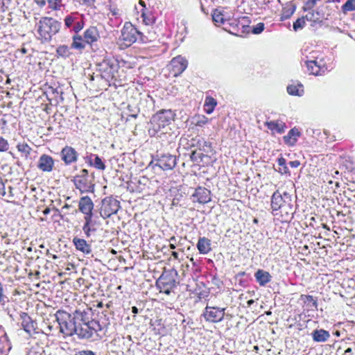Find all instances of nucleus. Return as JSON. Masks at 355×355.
Here are the masks:
<instances>
[{"mask_svg": "<svg viewBox=\"0 0 355 355\" xmlns=\"http://www.w3.org/2000/svg\"><path fill=\"white\" fill-rule=\"evenodd\" d=\"M272 215L281 223H288L295 213L294 201L291 194L286 191H275L271 196Z\"/></svg>", "mask_w": 355, "mask_h": 355, "instance_id": "1", "label": "nucleus"}, {"mask_svg": "<svg viewBox=\"0 0 355 355\" xmlns=\"http://www.w3.org/2000/svg\"><path fill=\"white\" fill-rule=\"evenodd\" d=\"M90 309L85 304L73 312L77 322L76 336L79 338H90L102 330L100 322L89 317Z\"/></svg>", "mask_w": 355, "mask_h": 355, "instance_id": "2", "label": "nucleus"}, {"mask_svg": "<svg viewBox=\"0 0 355 355\" xmlns=\"http://www.w3.org/2000/svg\"><path fill=\"white\" fill-rule=\"evenodd\" d=\"M78 209L84 215L85 224L83 227L84 235L81 239L75 236L73 239V244H87L94 241L91 239L92 234H95V230H91L90 225L92 223L94 203L88 196H82L79 199Z\"/></svg>", "mask_w": 355, "mask_h": 355, "instance_id": "3", "label": "nucleus"}, {"mask_svg": "<svg viewBox=\"0 0 355 355\" xmlns=\"http://www.w3.org/2000/svg\"><path fill=\"white\" fill-rule=\"evenodd\" d=\"M38 40L41 42H50L54 35L58 33L61 23L52 17L43 16L36 24Z\"/></svg>", "mask_w": 355, "mask_h": 355, "instance_id": "4", "label": "nucleus"}, {"mask_svg": "<svg viewBox=\"0 0 355 355\" xmlns=\"http://www.w3.org/2000/svg\"><path fill=\"white\" fill-rule=\"evenodd\" d=\"M102 78L114 85H123L127 80L123 69H120L119 65L110 60H103L99 65Z\"/></svg>", "mask_w": 355, "mask_h": 355, "instance_id": "5", "label": "nucleus"}, {"mask_svg": "<svg viewBox=\"0 0 355 355\" xmlns=\"http://www.w3.org/2000/svg\"><path fill=\"white\" fill-rule=\"evenodd\" d=\"M175 119V112L171 110H162L157 112L150 119V134L164 133L166 128Z\"/></svg>", "mask_w": 355, "mask_h": 355, "instance_id": "6", "label": "nucleus"}, {"mask_svg": "<svg viewBox=\"0 0 355 355\" xmlns=\"http://www.w3.org/2000/svg\"><path fill=\"white\" fill-rule=\"evenodd\" d=\"M55 320L59 324L60 332L64 338L77 335V320L64 310H58L55 313Z\"/></svg>", "mask_w": 355, "mask_h": 355, "instance_id": "7", "label": "nucleus"}, {"mask_svg": "<svg viewBox=\"0 0 355 355\" xmlns=\"http://www.w3.org/2000/svg\"><path fill=\"white\" fill-rule=\"evenodd\" d=\"M177 277L178 272L175 269H164L156 281V286L159 292L167 295L173 293L178 284Z\"/></svg>", "mask_w": 355, "mask_h": 355, "instance_id": "8", "label": "nucleus"}, {"mask_svg": "<svg viewBox=\"0 0 355 355\" xmlns=\"http://www.w3.org/2000/svg\"><path fill=\"white\" fill-rule=\"evenodd\" d=\"M119 40L123 41V45L127 48L137 41L144 42L147 38L131 22H125Z\"/></svg>", "mask_w": 355, "mask_h": 355, "instance_id": "9", "label": "nucleus"}, {"mask_svg": "<svg viewBox=\"0 0 355 355\" xmlns=\"http://www.w3.org/2000/svg\"><path fill=\"white\" fill-rule=\"evenodd\" d=\"M94 181V177L89 175V171L86 168L81 169L73 180L76 189L80 193H94L95 189Z\"/></svg>", "mask_w": 355, "mask_h": 355, "instance_id": "10", "label": "nucleus"}, {"mask_svg": "<svg viewBox=\"0 0 355 355\" xmlns=\"http://www.w3.org/2000/svg\"><path fill=\"white\" fill-rule=\"evenodd\" d=\"M120 202L112 196H107L101 201L100 214L103 218H107L116 214Z\"/></svg>", "mask_w": 355, "mask_h": 355, "instance_id": "11", "label": "nucleus"}, {"mask_svg": "<svg viewBox=\"0 0 355 355\" xmlns=\"http://www.w3.org/2000/svg\"><path fill=\"white\" fill-rule=\"evenodd\" d=\"M306 65L309 73L315 76H323L329 70V65L323 57H317L315 60L306 61Z\"/></svg>", "mask_w": 355, "mask_h": 355, "instance_id": "12", "label": "nucleus"}, {"mask_svg": "<svg viewBox=\"0 0 355 355\" xmlns=\"http://www.w3.org/2000/svg\"><path fill=\"white\" fill-rule=\"evenodd\" d=\"M248 22L246 18L243 17L241 19H228L225 25H229V33L236 36H243L245 33H248L250 26L245 24Z\"/></svg>", "mask_w": 355, "mask_h": 355, "instance_id": "13", "label": "nucleus"}, {"mask_svg": "<svg viewBox=\"0 0 355 355\" xmlns=\"http://www.w3.org/2000/svg\"><path fill=\"white\" fill-rule=\"evenodd\" d=\"M225 309L207 306L202 313V317L209 322L217 323L224 319Z\"/></svg>", "mask_w": 355, "mask_h": 355, "instance_id": "14", "label": "nucleus"}, {"mask_svg": "<svg viewBox=\"0 0 355 355\" xmlns=\"http://www.w3.org/2000/svg\"><path fill=\"white\" fill-rule=\"evenodd\" d=\"M188 66V61L182 55H177L171 60L169 64V72L171 75L177 77L182 74Z\"/></svg>", "mask_w": 355, "mask_h": 355, "instance_id": "15", "label": "nucleus"}, {"mask_svg": "<svg viewBox=\"0 0 355 355\" xmlns=\"http://www.w3.org/2000/svg\"><path fill=\"white\" fill-rule=\"evenodd\" d=\"M273 0H243L241 6L246 13H258V9L265 8V6Z\"/></svg>", "mask_w": 355, "mask_h": 355, "instance_id": "16", "label": "nucleus"}, {"mask_svg": "<svg viewBox=\"0 0 355 355\" xmlns=\"http://www.w3.org/2000/svg\"><path fill=\"white\" fill-rule=\"evenodd\" d=\"M191 196L193 202L204 205L211 201V191L205 187H200V186L196 189Z\"/></svg>", "mask_w": 355, "mask_h": 355, "instance_id": "17", "label": "nucleus"}, {"mask_svg": "<svg viewBox=\"0 0 355 355\" xmlns=\"http://www.w3.org/2000/svg\"><path fill=\"white\" fill-rule=\"evenodd\" d=\"M60 155L65 165L77 162L78 153L73 147L66 145L60 152Z\"/></svg>", "mask_w": 355, "mask_h": 355, "instance_id": "18", "label": "nucleus"}, {"mask_svg": "<svg viewBox=\"0 0 355 355\" xmlns=\"http://www.w3.org/2000/svg\"><path fill=\"white\" fill-rule=\"evenodd\" d=\"M19 318L23 329L28 334L35 333L37 329V322L31 319V316L26 312H21Z\"/></svg>", "mask_w": 355, "mask_h": 355, "instance_id": "19", "label": "nucleus"}, {"mask_svg": "<svg viewBox=\"0 0 355 355\" xmlns=\"http://www.w3.org/2000/svg\"><path fill=\"white\" fill-rule=\"evenodd\" d=\"M37 166L42 172H51L54 167V159L49 155L42 154L39 157Z\"/></svg>", "mask_w": 355, "mask_h": 355, "instance_id": "20", "label": "nucleus"}, {"mask_svg": "<svg viewBox=\"0 0 355 355\" xmlns=\"http://www.w3.org/2000/svg\"><path fill=\"white\" fill-rule=\"evenodd\" d=\"M83 37L87 45L92 46L93 44L97 42L101 38L98 28L95 26H89L84 32Z\"/></svg>", "mask_w": 355, "mask_h": 355, "instance_id": "21", "label": "nucleus"}, {"mask_svg": "<svg viewBox=\"0 0 355 355\" xmlns=\"http://www.w3.org/2000/svg\"><path fill=\"white\" fill-rule=\"evenodd\" d=\"M157 165L163 170H171L176 165L175 156L170 154L162 155L157 159Z\"/></svg>", "mask_w": 355, "mask_h": 355, "instance_id": "22", "label": "nucleus"}, {"mask_svg": "<svg viewBox=\"0 0 355 355\" xmlns=\"http://www.w3.org/2000/svg\"><path fill=\"white\" fill-rule=\"evenodd\" d=\"M307 21L311 26L322 25L326 20L322 14L318 10H311L305 15Z\"/></svg>", "mask_w": 355, "mask_h": 355, "instance_id": "23", "label": "nucleus"}, {"mask_svg": "<svg viewBox=\"0 0 355 355\" xmlns=\"http://www.w3.org/2000/svg\"><path fill=\"white\" fill-rule=\"evenodd\" d=\"M265 125L272 132V134H282L286 130V124L279 120L267 121Z\"/></svg>", "mask_w": 355, "mask_h": 355, "instance_id": "24", "label": "nucleus"}, {"mask_svg": "<svg viewBox=\"0 0 355 355\" xmlns=\"http://www.w3.org/2000/svg\"><path fill=\"white\" fill-rule=\"evenodd\" d=\"M300 300L302 302V307L304 310L312 311L318 309V302L313 296L310 295H301Z\"/></svg>", "mask_w": 355, "mask_h": 355, "instance_id": "25", "label": "nucleus"}, {"mask_svg": "<svg viewBox=\"0 0 355 355\" xmlns=\"http://www.w3.org/2000/svg\"><path fill=\"white\" fill-rule=\"evenodd\" d=\"M301 133L298 128H293L291 129L288 132L284 137V142L288 146H294L297 141V138L300 137Z\"/></svg>", "mask_w": 355, "mask_h": 355, "instance_id": "26", "label": "nucleus"}, {"mask_svg": "<svg viewBox=\"0 0 355 355\" xmlns=\"http://www.w3.org/2000/svg\"><path fill=\"white\" fill-rule=\"evenodd\" d=\"M141 17L143 23L146 26H151L156 21L155 13L148 8H142L141 10Z\"/></svg>", "mask_w": 355, "mask_h": 355, "instance_id": "27", "label": "nucleus"}, {"mask_svg": "<svg viewBox=\"0 0 355 355\" xmlns=\"http://www.w3.org/2000/svg\"><path fill=\"white\" fill-rule=\"evenodd\" d=\"M295 10L296 7L292 2H288L284 4V6L283 7L280 14V21H283L286 20V19H290L295 12Z\"/></svg>", "mask_w": 355, "mask_h": 355, "instance_id": "28", "label": "nucleus"}, {"mask_svg": "<svg viewBox=\"0 0 355 355\" xmlns=\"http://www.w3.org/2000/svg\"><path fill=\"white\" fill-rule=\"evenodd\" d=\"M311 336L315 342H325L330 338V334L324 329H316L311 333Z\"/></svg>", "mask_w": 355, "mask_h": 355, "instance_id": "29", "label": "nucleus"}, {"mask_svg": "<svg viewBox=\"0 0 355 355\" xmlns=\"http://www.w3.org/2000/svg\"><path fill=\"white\" fill-rule=\"evenodd\" d=\"M87 43L85 41L83 35L79 34H75L72 37V42L71 47L73 49L78 51H83L86 48Z\"/></svg>", "mask_w": 355, "mask_h": 355, "instance_id": "30", "label": "nucleus"}, {"mask_svg": "<svg viewBox=\"0 0 355 355\" xmlns=\"http://www.w3.org/2000/svg\"><path fill=\"white\" fill-rule=\"evenodd\" d=\"M256 281L259 284L260 286H265L266 284L271 281L270 274L263 270H258L255 274Z\"/></svg>", "mask_w": 355, "mask_h": 355, "instance_id": "31", "label": "nucleus"}, {"mask_svg": "<svg viewBox=\"0 0 355 355\" xmlns=\"http://www.w3.org/2000/svg\"><path fill=\"white\" fill-rule=\"evenodd\" d=\"M286 91L289 94L300 96L304 93V87L300 82H295L287 86Z\"/></svg>", "mask_w": 355, "mask_h": 355, "instance_id": "32", "label": "nucleus"}, {"mask_svg": "<svg viewBox=\"0 0 355 355\" xmlns=\"http://www.w3.org/2000/svg\"><path fill=\"white\" fill-rule=\"evenodd\" d=\"M212 20L217 25H225L228 19L223 11L215 9L212 12Z\"/></svg>", "mask_w": 355, "mask_h": 355, "instance_id": "33", "label": "nucleus"}, {"mask_svg": "<svg viewBox=\"0 0 355 355\" xmlns=\"http://www.w3.org/2000/svg\"><path fill=\"white\" fill-rule=\"evenodd\" d=\"M71 55V49L67 45H60L56 49L55 56L57 58L67 59V58H70Z\"/></svg>", "mask_w": 355, "mask_h": 355, "instance_id": "34", "label": "nucleus"}, {"mask_svg": "<svg viewBox=\"0 0 355 355\" xmlns=\"http://www.w3.org/2000/svg\"><path fill=\"white\" fill-rule=\"evenodd\" d=\"M216 105V101L213 97H211V96H207L204 103L205 112L209 114L213 113V111L214 110Z\"/></svg>", "mask_w": 355, "mask_h": 355, "instance_id": "35", "label": "nucleus"}, {"mask_svg": "<svg viewBox=\"0 0 355 355\" xmlns=\"http://www.w3.org/2000/svg\"><path fill=\"white\" fill-rule=\"evenodd\" d=\"M16 148L18 152L21 153L26 157H28L32 151V148L27 142H19L16 145Z\"/></svg>", "mask_w": 355, "mask_h": 355, "instance_id": "36", "label": "nucleus"}, {"mask_svg": "<svg viewBox=\"0 0 355 355\" xmlns=\"http://www.w3.org/2000/svg\"><path fill=\"white\" fill-rule=\"evenodd\" d=\"M46 3L48 4V8L54 12L60 11L64 7L63 0H46Z\"/></svg>", "mask_w": 355, "mask_h": 355, "instance_id": "37", "label": "nucleus"}, {"mask_svg": "<svg viewBox=\"0 0 355 355\" xmlns=\"http://www.w3.org/2000/svg\"><path fill=\"white\" fill-rule=\"evenodd\" d=\"M193 294L196 297L195 300V302H198L201 301L202 299H206L209 296V292L208 291L207 289L196 288Z\"/></svg>", "mask_w": 355, "mask_h": 355, "instance_id": "38", "label": "nucleus"}, {"mask_svg": "<svg viewBox=\"0 0 355 355\" xmlns=\"http://www.w3.org/2000/svg\"><path fill=\"white\" fill-rule=\"evenodd\" d=\"M343 12L355 11V0H347L341 7Z\"/></svg>", "mask_w": 355, "mask_h": 355, "instance_id": "39", "label": "nucleus"}, {"mask_svg": "<svg viewBox=\"0 0 355 355\" xmlns=\"http://www.w3.org/2000/svg\"><path fill=\"white\" fill-rule=\"evenodd\" d=\"M306 19L305 16H302L300 18H297L293 23V29L295 31H297L298 29L304 28L306 25Z\"/></svg>", "mask_w": 355, "mask_h": 355, "instance_id": "40", "label": "nucleus"}, {"mask_svg": "<svg viewBox=\"0 0 355 355\" xmlns=\"http://www.w3.org/2000/svg\"><path fill=\"white\" fill-rule=\"evenodd\" d=\"M93 166L101 171H103L105 168V164L102 162L101 157L98 155H94Z\"/></svg>", "mask_w": 355, "mask_h": 355, "instance_id": "41", "label": "nucleus"}, {"mask_svg": "<svg viewBox=\"0 0 355 355\" xmlns=\"http://www.w3.org/2000/svg\"><path fill=\"white\" fill-rule=\"evenodd\" d=\"M47 255L49 257H51L53 259H56L64 257L60 251H57L55 248L52 247L50 249H47Z\"/></svg>", "mask_w": 355, "mask_h": 355, "instance_id": "42", "label": "nucleus"}, {"mask_svg": "<svg viewBox=\"0 0 355 355\" xmlns=\"http://www.w3.org/2000/svg\"><path fill=\"white\" fill-rule=\"evenodd\" d=\"M209 119L204 115L198 116L195 121L196 126L202 127L208 123Z\"/></svg>", "mask_w": 355, "mask_h": 355, "instance_id": "43", "label": "nucleus"}, {"mask_svg": "<svg viewBox=\"0 0 355 355\" xmlns=\"http://www.w3.org/2000/svg\"><path fill=\"white\" fill-rule=\"evenodd\" d=\"M9 149V143L8 140L0 136V153H4Z\"/></svg>", "mask_w": 355, "mask_h": 355, "instance_id": "44", "label": "nucleus"}, {"mask_svg": "<svg viewBox=\"0 0 355 355\" xmlns=\"http://www.w3.org/2000/svg\"><path fill=\"white\" fill-rule=\"evenodd\" d=\"M85 26V21L82 19L78 21H75L74 26L73 27V31L75 34H78L79 31H80Z\"/></svg>", "mask_w": 355, "mask_h": 355, "instance_id": "45", "label": "nucleus"}, {"mask_svg": "<svg viewBox=\"0 0 355 355\" xmlns=\"http://www.w3.org/2000/svg\"><path fill=\"white\" fill-rule=\"evenodd\" d=\"M171 250V254L175 259H183V252L182 251H175V245H169Z\"/></svg>", "mask_w": 355, "mask_h": 355, "instance_id": "46", "label": "nucleus"}, {"mask_svg": "<svg viewBox=\"0 0 355 355\" xmlns=\"http://www.w3.org/2000/svg\"><path fill=\"white\" fill-rule=\"evenodd\" d=\"M75 21L76 18L72 15H67L64 18V24H65V27L69 28L75 23Z\"/></svg>", "mask_w": 355, "mask_h": 355, "instance_id": "47", "label": "nucleus"}, {"mask_svg": "<svg viewBox=\"0 0 355 355\" xmlns=\"http://www.w3.org/2000/svg\"><path fill=\"white\" fill-rule=\"evenodd\" d=\"M264 28L263 23H259L252 28V33L254 34H260Z\"/></svg>", "mask_w": 355, "mask_h": 355, "instance_id": "48", "label": "nucleus"}, {"mask_svg": "<svg viewBox=\"0 0 355 355\" xmlns=\"http://www.w3.org/2000/svg\"><path fill=\"white\" fill-rule=\"evenodd\" d=\"M9 189H10L9 194L7 196V198H5V201L7 202L12 203L14 205H17V203L16 202V201L14 198V195L12 193V188L9 187Z\"/></svg>", "mask_w": 355, "mask_h": 355, "instance_id": "49", "label": "nucleus"}, {"mask_svg": "<svg viewBox=\"0 0 355 355\" xmlns=\"http://www.w3.org/2000/svg\"><path fill=\"white\" fill-rule=\"evenodd\" d=\"M200 254H207L211 250V245H197Z\"/></svg>", "mask_w": 355, "mask_h": 355, "instance_id": "50", "label": "nucleus"}, {"mask_svg": "<svg viewBox=\"0 0 355 355\" xmlns=\"http://www.w3.org/2000/svg\"><path fill=\"white\" fill-rule=\"evenodd\" d=\"M90 247L91 245H76L77 249L85 254H89L92 252Z\"/></svg>", "mask_w": 355, "mask_h": 355, "instance_id": "51", "label": "nucleus"}, {"mask_svg": "<svg viewBox=\"0 0 355 355\" xmlns=\"http://www.w3.org/2000/svg\"><path fill=\"white\" fill-rule=\"evenodd\" d=\"M5 196H6L5 185L2 181L1 178L0 177V198H3Z\"/></svg>", "mask_w": 355, "mask_h": 355, "instance_id": "52", "label": "nucleus"}, {"mask_svg": "<svg viewBox=\"0 0 355 355\" xmlns=\"http://www.w3.org/2000/svg\"><path fill=\"white\" fill-rule=\"evenodd\" d=\"M6 296L3 294V285L1 282H0V303H3L5 302Z\"/></svg>", "mask_w": 355, "mask_h": 355, "instance_id": "53", "label": "nucleus"}, {"mask_svg": "<svg viewBox=\"0 0 355 355\" xmlns=\"http://www.w3.org/2000/svg\"><path fill=\"white\" fill-rule=\"evenodd\" d=\"M320 1V0H308L306 2V6L309 8V9H311L314 7V6L316 4V3Z\"/></svg>", "mask_w": 355, "mask_h": 355, "instance_id": "54", "label": "nucleus"}, {"mask_svg": "<svg viewBox=\"0 0 355 355\" xmlns=\"http://www.w3.org/2000/svg\"><path fill=\"white\" fill-rule=\"evenodd\" d=\"M33 1L40 8H43L46 4V0H33Z\"/></svg>", "mask_w": 355, "mask_h": 355, "instance_id": "55", "label": "nucleus"}, {"mask_svg": "<svg viewBox=\"0 0 355 355\" xmlns=\"http://www.w3.org/2000/svg\"><path fill=\"white\" fill-rule=\"evenodd\" d=\"M309 249V245H299L298 247V252L303 254H306V250Z\"/></svg>", "mask_w": 355, "mask_h": 355, "instance_id": "56", "label": "nucleus"}, {"mask_svg": "<svg viewBox=\"0 0 355 355\" xmlns=\"http://www.w3.org/2000/svg\"><path fill=\"white\" fill-rule=\"evenodd\" d=\"M76 355H95V354L90 350H83L77 352Z\"/></svg>", "mask_w": 355, "mask_h": 355, "instance_id": "57", "label": "nucleus"}, {"mask_svg": "<svg viewBox=\"0 0 355 355\" xmlns=\"http://www.w3.org/2000/svg\"><path fill=\"white\" fill-rule=\"evenodd\" d=\"M92 157L94 158V154H90L89 155L87 156L85 158L87 163H88V164L92 166H93V162H94Z\"/></svg>", "mask_w": 355, "mask_h": 355, "instance_id": "58", "label": "nucleus"}, {"mask_svg": "<svg viewBox=\"0 0 355 355\" xmlns=\"http://www.w3.org/2000/svg\"><path fill=\"white\" fill-rule=\"evenodd\" d=\"M288 164L292 168H297V167H299L300 164L299 161H293V162H290L288 163Z\"/></svg>", "mask_w": 355, "mask_h": 355, "instance_id": "59", "label": "nucleus"}, {"mask_svg": "<svg viewBox=\"0 0 355 355\" xmlns=\"http://www.w3.org/2000/svg\"><path fill=\"white\" fill-rule=\"evenodd\" d=\"M209 239H205V237H202V239H200L199 241H198V245H200V244H209Z\"/></svg>", "mask_w": 355, "mask_h": 355, "instance_id": "60", "label": "nucleus"}, {"mask_svg": "<svg viewBox=\"0 0 355 355\" xmlns=\"http://www.w3.org/2000/svg\"><path fill=\"white\" fill-rule=\"evenodd\" d=\"M286 162L285 161V158L284 157H281V158H279L278 159V164L279 166H285V163Z\"/></svg>", "mask_w": 355, "mask_h": 355, "instance_id": "61", "label": "nucleus"}, {"mask_svg": "<svg viewBox=\"0 0 355 355\" xmlns=\"http://www.w3.org/2000/svg\"><path fill=\"white\" fill-rule=\"evenodd\" d=\"M32 275L34 276L37 279H39V278H40V272H39V271H36L34 274H33L32 272H30L28 274V276H29L30 278H31V276H32Z\"/></svg>", "mask_w": 355, "mask_h": 355, "instance_id": "62", "label": "nucleus"}, {"mask_svg": "<svg viewBox=\"0 0 355 355\" xmlns=\"http://www.w3.org/2000/svg\"><path fill=\"white\" fill-rule=\"evenodd\" d=\"M51 211V209L49 207H46L43 211H42V213L44 215H48L49 214Z\"/></svg>", "mask_w": 355, "mask_h": 355, "instance_id": "63", "label": "nucleus"}, {"mask_svg": "<svg viewBox=\"0 0 355 355\" xmlns=\"http://www.w3.org/2000/svg\"><path fill=\"white\" fill-rule=\"evenodd\" d=\"M132 312L135 314H137L138 313V308L136 307V306H132Z\"/></svg>", "mask_w": 355, "mask_h": 355, "instance_id": "64", "label": "nucleus"}]
</instances>
